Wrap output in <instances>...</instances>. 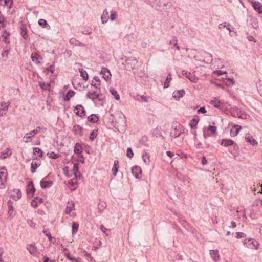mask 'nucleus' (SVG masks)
Wrapping results in <instances>:
<instances>
[{"label":"nucleus","instance_id":"nucleus-1","mask_svg":"<svg viewBox=\"0 0 262 262\" xmlns=\"http://www.w3.org/2000/svg\"><path fill=\"white\" fill-rule=\"evenodd\" d=\"M245 247L250 249H258L259 243L254 238H246L243 243Z\"/></svg>","mask_w":262,"mask_h":262},{"label":"nucleus","instance_id":"nucleus-2","mask_svg":"<svg viewBox=\"0 0 262 262\" xmlns=\"http://www.w3.org/2000/svg\"><path fill=\"white\" fill-rule=\"evenodd\" d=\"M138 63V61L134 57H130L126 59L123 64L124 66V68L126 70L130 71L133 70Z\"/></svg>","mask_w":262,"mask_h":262},{"label":"nucleus","instance_id":"nucleus-3","mask_svg":"<svg viewBox=\"0 0 262 262\" xmlns=\"http://www.w3.org/2000/svg\"><path fill=\"white\" fill-rule=\"evenodd\" d=\"M181 128L182 126L179 123H174L172 126L171 130L170 133V136L174 138L179 137L182 133Z\"/></svg>","mask_w":262,"mask_h":262},{"label":"nucleus","instance_id":"nucleus-4","mask_svg":"<svg viewBox=\"0 0 262 262\" xmlns=\"http://www.w3.org/2000/svg\"><path fill=\"white\" fill-rule=\"evenodd\" d=\"M162 6L161 5H153L152 7L157 10L161 8L163 11H168L172 7V3L169 0H162Z\"/></svg>","mask_w":262,"mask_h":262},{"label":"nucleus","instance_id":"nucleus-5","mask_svg":"<svg viewBox=\"0 0 262 262\" xmlns=\"http://www.w3.org/2000/svg\"><path fill=\"white\" fill-rule=\"evenodd\" d=\"M182 74L186 78H188L191 82L196 83L198 80V78L196 77L195 75L191 74L190 72L187 71L183 70Z\"/></svg>","mask_w":262,"mask_h":262},{"label":"nucleus","instance_id":"nucleus-6","mask_svg":"<svg viewBox=\"0 0 262 262\" xmlns=\"http://www.w3.org/2000/svg\"><path fill=\"white\" fill-rule=\"evenodd\" d=\"M231 114L232 116L235 117L239 118H243V115L245 116L246 114L243 113L238 107H233L231 108L230 111Z\"/></svg>","mask_w":262,"mask_h":262},{"label":"nucleus","instance_id":"nucleus-7","mask_svg":"<svg viewBox=\"0 0 262 262\" xmlns=\"http://www.w3.org/2000/svg\"><path fill=\"white\" fill-rule=\"evenodd\" d=\"M76 110H77V112H75V114L77 116H79L80 117H82L85 116V110L81 105H76L74 109V111Z\"/></svg>","mask_w":262,"mask_h":262},{"label":"nucleus","instance_id":"nucleus-8","mask_svg":"<svg viewBox=\"0 0 262 262\" xmlns=\"http://www.w3.org/2000/svg\"><path fill=\"white\" fill-rule=\"evenodd\" d=\"M7 205L9 217L12 219L15 215V213H14L13 202L10 200H9L7 202Z\"/></svg>","mask_w":262,"mask_h":262},{"label":"nucleus","instance_id":"nucleus-9","mask_svg":"<svg viewBox=\"0 0 262 262\" xmlns=\"http://www.w3.org/2000/svg\"><path fill=\"white\" fill-rule=\"evenodd\" d=\"M40 127H37L33 130L27 133L25 136L24 138H26L28 139H32L34 137L35 135L38 134L40 132Z\"/></svg>","mask_w":262,"mask_h":262},{"label":"nucleus","instance_id":"nucleus-10","mask_svg":"<svg viewBox=\"0 0 262 262\" xmlns=\"http://www.w3.org/2000/svg\"><path fill=\"white\" fill-rule=\"evenodd\" d=\"M100 95L99 94H97L95 91L93 92H89L86 94V97L88 99H91L93 101H94L95 99H97L98 100H101L100 98Z\"/></svg>","mask_w":262,"mask_h":262},{"label":"nucleus","instance_id":"nucleus-11","mask_svg":"<svg viewBox=\"0 0 262 262\" xmlns=\"http://www.w3.org/2000/svg\"><path fill=\"white\" fill-rule=\"evenodd\" d=\"M132 174L136 178H139L140 176L142 174V170L140 166H135L132 168L131 170Z\"/></svg>","mask_w":262,"mask_h":262},{"label":"nucleus","instance_id":"nucleus-12","mask_svg":"<svg viewBox=\"0 0 262 262\" xmlns=\"http://www.w3.org/2000/svg\"><path fill=\"white\" fill-rule=\"evenodd\" d=\"M100 74L103 75V77L105 80H109L111 79V74L108 69L102 68Z\"/></svg>","mask_w":262,"mask_h":262},{"label":"nucleus","instance_id":"nucleus-13","mask_svg":"<svg viewBox=\"0 0 262 262\" xmlns=\"http://www.w3.org/2000/svg\"><path fill=\"white\" fill-rule=\"evenodd\" d=\"M35 192V188L33 185L32 181H30L27 185V193L28 194H31L32 196Z\"/></svg>","mask_w":262,"mask_h":262},{"label":"nucleus","instance_id":"nucleus-14","mask_svg":"<svg viewBox=\"0 0 262 262\" xmlns=\"http://www.w3.org/2000/svg\"><path fill=\"white\" fill-rule=\"evenodd\" d=\"M210 103L213 105L215 108L219 110H223L224 109L223 104L220 100H217L215 99V100L210 101Z\"/></svg>","mask_w":262,"mask_h":262},{"label":"nucleus","instance_id":"nucleus-15","mask_svg":"<svg viewBox=\"0 0 262 262\" xmlns=\"http://www.w3.org/2000/svg\"><path fill=\"white\" fill-rule=\"evenodd\" d=\"M252 6L254 9L258 13H262V5L260 3L256 1H252Z\"/></svg>","mask_w":262,"mask_h":262},{"label":"nucleus","instance_id":"nucleus-16","mask_svg":"<svg viewBox=\"0 0 262 262\" xmlns=\"http://www.w3.org/2000/svg\"><path fill=\"white\" fill-rule=\"evenodd\" d=\"M245 140L247 142L249 143L253 146H255L258 144V142L256 141V140L253 138L250 134H246Z\"/></svg>","mask_w":262,"mask_h":262},{"label":"nucleus","instance_id":"nucleus-17","mask_svg":"<svg viewBox=\"0 0 262 262\" xmlns=\"http://www.w3.org/2000/svg\"><path fill=\"white\" fill-rule=\"evenodd\" d=\"M185 94V92L183 89L176 90L173 93V97L177 99H179L182 98Z\"/></svg>","mask_w":262,"mask_h":262},{"label":"nucleus","instance_id":"nucleus-18","mask_svg":"<svg viewBox=\"0 0 262 262\" xmlns=\"http://www.w3.org/2000/svg\"><path fill=\"white\" fill-rule=\"evenodd\" d=\"M27 250L29 251V253L34 256H36L38 253L36 247L35 246V245H29L27 247Z\"/></svg>","mask_w":262,"mask_h":262},{"label":"nucleus","instance_id":"nucleus-19","mask_svg":"<svg viewBox=\"0 0 262 262\" xmlns=\"http://www.w3.org/2000/svg\"><path fill=\"white\" fill-rule=\"evenodd\" d=\"M210 254L212 258L215 261H217L220 259V255L219 254V251L217 250H210Z\"/></svg>","mask_w":262,"mask_h":262},{"label":"nucleus","instance_id":"nucleus-20","mask_svg":"<svg viewBox=\"0 0 262 262\" xmlns=\"http://www.w3.org/2000/svg\"><path fill=\"white\" fill-rule=\"evenodd\" d=\"M40 186L42 188H47L52 186L53 182L52 181H45L41 180L40 181Z\"/></svg>","mask_w":262,"mask_h":262},{"label":"nucleus","instance_id":"nucleus-21","mask_svg":"<svg viewBox=\"0 0 262 262\" xmlns=\"http://www.w3.org/2000/svg\"><path fill=\"white\" fill-rule=\"evenodd\" d=\"M234 143V142L232 140L224 139H222L221 142V145L226 147L228 146L233 145Z\"/></svg>","mask_w":262,"mask_h":262},{"label":"nucleus","instance_id":"nucleus-22","mask_svg":"<svg viewBox=\"0 0 262 262\" xmlns=\"http://www.w3.org/2000/svg\"><path fill=\"white\" fill-rule=\"evenodd\" d=\"M199 121L198 116H195L194 118H193L190 123V126L191 129H193L196 127V125Z\"/></svg>","mask_w":262,"mask_h":262},{"label":"nucleus","instance_id":"nucleus-23","mask_svg":"<svg viewBox=\"0 0 262 262\" xmlns=\"http://www.w3.org/2000/svg\"><path fill=\"white\" fill-rule=\"evenodd\" d=\"M233 127L235 129V130L234 131L232 129L230 130V135L232 137L237 136L239 130L241 129V126L238 125H234Z\"/></svg>","mask_w":262,"mask_h":262},{"label":"nucleus","instance_id":"nucleus-24","mask_svg":"<svg viewBox=\"0 0 262 262\" xmlns=\"http://www.w3.org/2000/svg\"><path fill=\"white\" fill-rule=\"evenodd\" d=\"M75 93L74 91L72 90H69L66 95L64 97L63 100L65 101H68L70 100V99L73 97L75 95Z\"/></svg>","mask_w":262,"mask_h":262},{"label":"nucleus","instance_id":"nucleus-25","mask_svg":"<svg viewBox=\"0 0 262 262\" xmlns=\"http://www.w3.org/2000/svg\"><path fill=\"white\" fill-rule=\"evenodd\" d=\"M38 24L43 28L49 29L50 26L48 24L47 21L44 19H39L38 20Z\"/></svg>","mask_w":262,"mask_h":262},{"label":"nucleus","instance_id":"nucleus-26","mask_svg":"<svg viewBox=\"0 0 262 262\" xmlns=\"http://www.w3.org/2000/svg\"><path fill=\"white\" fill-rule=\"evenodd\" d=\"M73 130L75 132V134L82 136L83 128L79 125H74L73 126Z\"/></svg>","mask_w":262,"mask_h":262},{"label":"nucleus","instance_id":"nucleus-27","mask_svg":"<svg viewBox=\"0 0 262 262\" xmlns=\"http://www.w3.org/2000/svg\"><path fill=\"white\" fill-rule=\"evenodd\" d=\"M20 34L24 39H27L28 38L27 29L24 25H21L20 27Z\"/></svg>","mask_w":262,"mask_h":262},{"label":"nucleus","instance_id":"nucleus-28","mask_svg":"<svg viewBox=\"0 0 262 262\" xmlns=\"http://www.w3.org/2000/svg\"><path fill=\"white\" fill-rule=\"evenodd\" d=\"M205 129L210 132L212 135L216 136L217 135L216 127L215 126L209 125Z\"/></svg>","mask_w":262,"mask_h":262},{"label":"nucleus","instance_id":"nucleus-29","mask_svg":"<svg viewBox=\"0 0 262 262\" xmlns=\"http://www.w3.org/2000/svg\"><path fill=\"white\" fill-rule=\"evenodd\" d=\"M31 59H32V61L33 62H35L36 63H39L38 60L39 59L42 60V57L41 56V55H40L38 53H35L34 55H33V54H32Z\"/></svg>","mask_w":262,"mask_h":262},{"label":"nucleus","instance_id":"nucleus-30","mask_svg":"<svg viewBox=\"0 0 262 262\" xmlns=\"http://www.w3.org/2000/svg\"><path fill=\"white\" fill-rule=\"evenodd\" d=\"M98 119V117L95 114H91L88 117V120L92 123H96Z\"/></svg>","mask_w":262,"mask_h":262},{"label":"nucleus","instance_id":"nucleus-31","mask_svg":"<svg viewBox=\"0 0 262 262\" xmlns=\"http://www.w3.org/2000/svg\"><path fill=\"white\" fill-rule=\"evenodd\" d=\"M33 155L34 156L37 155L39 158H41L42 156V151L38 147H34L33 149Z\"/></svg>","mask_w":262,"mask_h":262},{"label":"nucleus","instance_id":"nucleus-32","mask_svg":"<svg viewBox=\"0 0 262 262\" xmlns=\"http://www.w3.org/2000/svg\"><path fill=\"white\" fill-rule=\"evenodd\" d=\"M109 18L108 13L107 10L105 9L101 16L102 23L103 24L106 23Z\"/></svg>","mask_w":262,"mask_h":262},{"label":"nucleus","instance_id":"nucleus-33","mask_svg":"<svg viewBox=\"0 0 262 262\" xmlns=\"http://www.w3.org/2000/svg\"><path fill=\"white\" fill-rule=\"evenodd\" d=\"M119 164V161L118 160H115L114 161V165L112 168V171H113V174L114 176H116L117 174V173L118 171V167H117V165Z\"/></svg>","mask_w":262,"mask_h":262},{"label":"nucleus","instance_id":"nucleus-34","mask_svg":"<svg viewBox=\"0 0 262 262\" xmlns=\"http://www.w3.org/2000/svg\"><path fill=\"white\" fill-rule=\"evenodd\" d=\"M79 71L80 73V76L82 77L83 79L84 80H87L88 79V74L86 71H85L83 69H79Z\"/></svg>","mask_w":262,"mask_h":262},{"label":"nucleus","instance_id":"nucleus-35","mask_svg":"<svg viewBox=\"0 0 262 262\" xmlns=\"http://www.w3.org/2000/svg\"><path fill=\"white\" fill-rule=\"evenodd\" d=\"M110 92L116 100H119L120 99V96L116 90L113 88H111L110 89Z\"/></svg>","mask_w":262,"mask_h":262},{"label":"nucleus","instance_id":"nucleus-36","mask_svg":"<svg viewBox=\"0 0 262 262\" xmlns=\"http://www.w3.org/2000/svg\"><path fill=\"white\" fill-rule=\"evenodd\" d=\"M65 256H66V258L73 262H81L80 259H77L75 257L72 256L70 253H67L65 254Z\"/></svg>","mask_w":262,"mask_h":262},{"label":"nucleus","instance_id":"nucleus-37","mask_svg":"<svg viewBox=\"0 0 262 262\" xmlns=\"http://www.w3.org/2000/svg\"><path fill=\"white\" fill-rule=\"evenodd\" d=\"M230 26H231V25L230 24L225 22L223 24H219L218 27L220 29H221L222 28L226 27V29L229 31V32H231V30L230 29Z\"/></svg>","mask_w":262,"mask_h":262},{"label":"nucleus","instance_id":"nucleus-38","mask_svg":"<svg viewBox=\"0 0 262 262\" xmlns=\"http://www.w3.org/2000/svg\"><path fill=\"white\" fill-rule=\"evenodd\" d=\"M7 178V173L3 171L0 172V184L4 185V183Z\"/></svg>","mask_w":262,"mask_h":262},{"label":"nucleus","instance_id":"nucleus-39","mask_svg":"<svg viewBox=\"0 0 262 262\" xmlns=\"http://www.w3.org/2000/svg\"><path fill=\"white\" fill-rule=\"evenodd\" d=\"M40 165V163L38 164L36 162H32L31 165V171L32 173L35 172L36 169Z\"/></svg>","mask_w":262,"mask_h":262},{"label":"nucleus","instance_id":"nucleus-40","mask_svg":"<svg viewBox=\"0 0 262 262\" xmlns=\"http://www.w3.org/2000/svg\"><path fill=\"white\" fill-rule=\"evenodd\" d=\"M4 33L5 34L2 35V37L4 38V42L8 44L10 42L9 40V37L10 36V33L9 32H7L6 30L4 31Z\"/></svg>","mask_w":262,"mask_h":262},{"label":"nucleus","instance_id":"nucleus-41","mask_svg":"<svg viewBox=\"0 0 262 262\" xmlns=\"http://www.w3.org/2000/svg\"><path fill=\"white\" fill-rule=\"evenodd\" d=\"M171 74L169 73L167 77H166V80L164 81V88H167L169 86V82H170V80H171Z\"/></svg>","mask_w":262,"mask_h":262},{"label":"nucleus","instance_id":"nucleus-42","mask_svg":"<svg viewBox=\"0 0 262 262\" xmlns=\"http://www.w3.org/2000/svg\"><path fill=\"white\" fill-rule=\"evenodd\" d=\"M74 203L73 202V201H71V205H72V206H67L66 209V213L67 214H69L71 211L73 210V209H75L74 208Z\"/></svg>","mask_w":262,"mask_h":262},{"label":"nucleus","instance_id":"nucleus-43","mask_svg":"<svg viewBox=\"0 0 262 262\" xmlns=\"http://www.w3.org/2000/svg\"><path fill=\"white\" fill-rule=\"evenodd\" d=\"M73 173L74 175L75 178H77V173L78 172V164L75 163L74 164L73 169H72Z\"/></svg>","mask_w":262,"mask_h":262},{"label":"nucleus","instance_id":"nucleus-44","mask_svg":"<svg viewBox=\"0 0 262 262\" xmlns=\"http://www.w3.org/2000/svg\"><path fill=\"white\" fill-rule=\"evenodd\" d=\"M74 151L75 154H80L82 152V148L78 143L76 144Z\"/></svg>","mask_w":262,"mask_h":262},{"label":"nucleus","instance_id":"nucleus-45","mask_svg":"<svg viewBox=\"0 0 262 262\" xmlns=\"http://www.w3.org/2000/svg\"><path fill=\"white\" fill-rule=\"evenodd\" d=\"M142 159L144 163L146 164H148L150 162L149 156L147 153H144L142 155Z\"/></svg>","mask_w":262,"mask_h":262},{"label":"nucleus","instance_id":"nucleus-46","mask_svg":"<svg viewBox=\"0 0 262 262\" xmlns=\"http://www.w3.org/2000/svg\"><path fill=\"white\" fill-rule=\"evenodd\" d=\"M48 155H49V157L51 158H52L53 159H56L61 156V155L59 154H55L53 151H52L50 153H48Z\"/></svg>","mask_w":262,"mask_h":262},{"label":"nucleus","instance_id":"nucleus-47","mask_svg":"<svg viewBox=\"0 0 262 262\" xmlns=\"http://www.w3.org/2000/svg\"><path fill=\"white\" fill-rule=\"evenodd\" d=\"M97 129H94L93 130L90 134V140L91 141H93L97 137Z\"/></svg>","mask_w":262,"mask_h":262},{"label":"nucleus","instance_id":"nucleus-48","mask_svg":"<svg viewBox=\"0 0 262 262\" xmlns=\"http://www.w3.org/2000/svg\"><path fill=\"white\" fill-rule=\"evenodd\" d=\"M79 225L76 223H74L72 224V234H74L78 231Z\"/></svg>","mask_w":262,"mask_h":262},{"label":"nucleus","instance_id":"nucleus-49","mask_svg":"<svg viewBox=\"0 0 262 262\" xmlns=\"http://www.w3.org/2000/svg\"><path fill=\"white\" fill-rule=\"evenodd\" d=\"M117 14L116 11H114V10H112L111 11L110 19L112 21L116 19V18L117 17Z\"/></svg>","mask_w":262,"mask_h":262},{"label":"nucleus","instance_id":"nucleus-50","mask_svg":"<svg viewBox=\"0 0 262 262\" xmlns=\"http://www.w3.org/2000/svg\"><path fill=\"white\" fill-rule=\"evenodd\" d=\"M126 156H127V157H128L130 158H132L133 157L134 152L130 147L127 148Z\"/></svg>","mask_w":262,"mask_h":262},{"label":"nucleus","instance_id":"nucleus-51","mask_svg":"<svg viewBox=\"0 0 262 262\" xmlns=\"http://www.w3.org/2000/svg\"><path fill=\"white\" fill-rule=\"evenodd\" d=\"M212 135L211 134L210 132H209L208 130H207L205 128L203 130V136L205 139H207V138L212 136Z\"/></svg>","mask_w":262,"mask_h":262},{"label":"nucleus","instance_id":"nucleus-52","mask_svg":"<svg viewBox=\"0 0 262 262\" xmlns=\"http://www.w3.org/2000/svg\"><path fill=\"white\" fill-rule=\"evenodd\" d=\"M43 201L42 199L39 196H36L34 198V199L32 200V204L34 203H41Z\"/></svg>","mask_w":262,"mask_h":262},{"label":"nucleus","instance_id":"nucleus-53","mask_svg":"<svg viewBox=\"0 0 262 262\" xmlns=\"http://www.w3.org/2000/svg\"><path fill=\"white\" fill-rule=\"evenodd\" d=\"M236 236H235L237 238H240L242 237H246V235L243 232H236Z\"/></svg>","mask_w":262,"mask_h":262},{"label":"nucleus","instance_id":"nucleus-54","mask_svg":"<svg viewBox=\"0 0 262 262\" xmlns=\"http://www.w3.org/2000/svg\"><path fill=\"white\" fill-rule=\"evenodd\" d=\"M137 97H138L137 100H139V101H144V102H148V100H147V98L145 96H139V95H138Z\"/></svg>","mask_w":262,"mask_h":262},{"label":"nucleus","instance_id":"nucleus-55","mask_svg":"<svg viewBox=\"0 0 262 262\" xmlns=\"http://www.w3.org/2000/svg\"><path fill=\"white\" fill-rule=\"evenodd\" d=\"M10 104V102H9V104L6 105V103L5 102H3L1 103V106L3 107V108L2 109L3 111H7L8 106Z\"/></svg>","mask_w":262,"mask_h":262},{"label":"nucleus","instance_id":"nucleus-56","mask_svg":"<svg viewBox=\"0 0 262 262\" xmlns=\"http://www.w3.org/2000/svg\"><path fill=\"white\" fill-rule=\"evenodd\" d=\"M14 192H16L17 199H19L21 197V192L19 189H14Z\"/></svg>","mask_w":262,"mask_h":262},{"label":"nucleus","instance_id":"nucleus-57","mask_svg":"<svg viewBox=\"0 0 262 262\" xmlns=\"http://www.w3.org/2000/svg\"><path fill=\"white\" fill-rule=\"evenodd\" d=\"M40 86L42 89L47 90V87H49L50 86V83L46 84L45 82H42L40 84Z\"/></svg>","mask_w":262,"mask_h":262},{"label":"nucleus","instance_id":"nucleus-58","mask_svg":"<svg viewBox=\"0 0 262 262\" xmlns=\"http://www.w3.org/2000/svg\"><path fill=\"white\" fill-rule=\"evenodd\" d=\"M106 206V204L104 202H101L98 204V208L100 209L101 208H105Z\"/></svg>","mask_w":262,"mask_h":262},{"label":"nucleus","instance_id":"nucleus-59","mask_svg":"<svg viewBox=\"0 0 262 262\" xmlns=\"http://www.w3.org/2000/svg\"><path fill=\"white\" fill-rule=\"evenodd\" d=\"M228 81L229 82V83H227V85L228 86L232 85L235 83L234 79H232V78H229V79H228Z\"/></svg>","mask_w":262,"mask_h":262},{"label":"nucleus","instance_id":"nucleus-60","mask_svg":"<svg viewBox=\"0 0 262 262\" xmlns=\"http://www.w3.org/2000/svg\"><path fill=\"white\" fill-rule=\"evenodd\" d=\"M42 232L49 238L50 241H51V235L50 232H47L46 230H43Z\"/></svg>","mask_w":262,"mask_h":262},{"label":"nucleus","instance_id":"nucleus-61","mask_svg":"<svg viewBox=\"0 0 262 262\" xmlns=\"http://www.w3.org/2000/svg\"><path fill=\"white\" fill-rule=\"evenodd\" d=\"M197 112L198 113H206V110L204 107H202L200 108L198 111Z\"/></svg>","mask_w":262,"mask_h":262},{"label":"nucleus","instance_id":"nucleus-62","mask_svg":"<svg viewBox=\"0 0 262 262\" xmlns=\"http://www.w3.org/2000/svg\"><path fill=\"white\" fill-rule=\"evenodd\" d=\"M11 2L10 5L8 7V8L10 9L11 8V5H12V2L11 0H4L5 5V6H8L9 3Z\"/></svg>","mask_w":262,"mask_h":262},{"label":"nucleus","instance_id":"nucleus-63","mask_svg":"<svg viewBox=\"0 0 262 262\" xmlns=\"http://www.w3.org/2000/svg\"><path fill=\"white\" fill-rule=\"evenodd\" d=\"M177 39L175 38L173 40H171L169 42V44L173 45L176 47L177 45Z\"/></svg>","mask_w":262,"mask_h":262},{"label":"nucleus","instance_id":"nucleus-64","mask_svg":"<svg viewBox=\"0 0 262 262\" xmlns=\"http://www.w3.org/2000/svg\"><path fill=\"white\" fill-rule=\"evenodd\" d=\"M207 163H208V162H207V160H206L205 157L203 156L202 158V164L203 165H206L207 164Z\"/></svg>","mask_w":262,"mask_h":262}]
</instances>
